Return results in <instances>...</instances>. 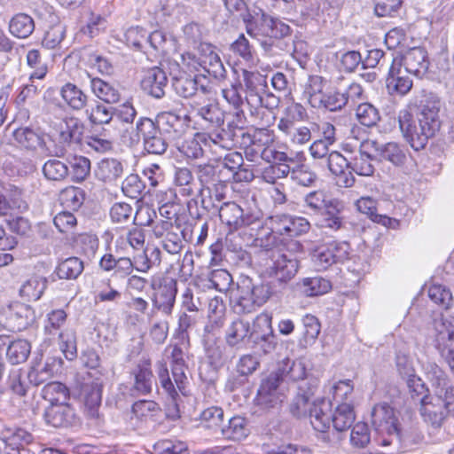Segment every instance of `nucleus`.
Returning <instances> with one entry per match:
<instances>
[{
  "label": "nucleus",
  "mask_w": 454,
  "mask_h": 454,
  "mask_svg": "<svg viewBox=\"0 0 454 454\" xmlns=\"http://www.w3.org/2000/svg\"><path fill=\"white\" fill-rule=\"evenodd\" d=\"M303 293L307 296L326 294L332 287L329 280L321 277L307 278L302 280Z\"/></svg>",
  "instance_id": "obj_61"
},
{
  "label": "nucleus",
  "mask_w": 454,
  "mask_h": 454,
  "mask_svg": "<svg viewBox=\"0 0 454 454\" xmlns=\"http://www.w3.org/2000/svg\"><path fill=\"white\" fill-rule=\"evenodd\" d=\"M322 166L326 167L334 176L338 186L349 188L354 185L356 179L351 171V164L340 153L332 151Z\"/></svg>",
  "instance_id": "obj_15"
},
{
  "label": "nucleus",
  "mask_w": 454,
  "mask_h": 454,
  "mask_svg": "<svg viewBox=\"0 0 454 454\" xmlns=\"http://www.w3.org/2000/svg\"><path fill=\"white\" fill-rule=\"evenodd\" d=\"M327 81L321 76L313 75L309 78L304 90V96L310 106L314 108H320L326 91Z\"/></svg>",
  "instance_id": "obj_38"
},
{
  "label": "nucleus",
  "mask_w": 454,
  "mask_h": 454,
  "mask_svg": "<svg viewBox=\"0 0 454 454\" xmlns=\"http://www.w3.org/2000/svg\"><path fill=\"white\" fill-rule=\"evenodd\" d=\"M423 369L435 395L441 396L442 395L454 394V387L450 385L447 374L435 362H426L423 364Z\"/></svg>",
  "instance_id": "obj_23"
},
{
  "label": "nucleus",
  "mask_w": 454,
  "mask_h": 454,
  "mask_svg": "<svg viewBox=\"0 0 454 454\" xmlns=\"http://www.w3.org/2000/svg\"><path fill=\"white\" fill-rule=\"evenodd\" d=\"M47 286V279L42 276H32L20 288V295L27 301H37Z\"/></svg>",
  "instance_id": "obj_44"
},
{
  "label": "nucleus",
  "mask_w": 454,
  "mask_h": 454,
  "mask_svg": "<svg viewBox=\"0 0 454 454\" xmlns=\"http://www.w3.org/2000/svg\"><path fill=\"white\" fill-rule=\"evenodd\" d=\"M396 57L402 61L406 71L413 76L421 78L428 70L429 60L427 53L423 48H411Z\"/></svg>",
  "instance_id": "obj_18"
},
{
  "label": "nucleus",
  "mask_w": 454,
  "mask_h": 454,
  "mask_svg": "<svg viewBox=\"0 0 454 454\" xmlns=\"http://www.w3.org/2000/svg\"><path fill=\"white\" fill-rule=\"evenodd\" d=\"M43 419L47 425L57 428H67L80 424V416L67 402L45 407Z\"/></svg>",
  "instance_id": "obj_14"
},
{
  "label": "nucleus",
  "mask_w": 454,
  "mask_h": 454,
  "mask_svg": "<svg viewBox=\"0 0 454 454\" xmlns=\"http://www.w3.org/2000/svg\"><path fill=\"white\" fill-rule=\"evenodd\" d=\"M356 206L358 211L367 215L373 222L387 225L390 218L376 213V201L370 197H362L356 200Z\"/></svg>",
  "instance_id": "obj_62"
},
{
  "label": "nucleus",
  "mask_w": 454,
  "mask_h": 454,
  "mask_svg": "<svg viewBox=\"0 0 454 454\" xmlns=\"http://www.w3.org/2000/svg\"><path fill=\"white\" fill-rule=\"evenodd\" d=\"M440 107L439 98L434 93L423 90L416 117L406 110L399 113L400 130L415 151L424 149L428 140L440 129Z\"/></svg>",
  "instance_id": "obj_1"
},
{
  "label": "nucleus",
  "mask_w": 454,
  "mask_h": 454,
  "mask_svg": "<svg viewBox=\"0 0 454 454\" xmlns=\"http://www.w3.org/2000/svg\"><path fill=\"white\" fill-rule=\"evenodd\" d=\"M242 76L247 90L251 96H258L262 105V98L259 94L264 91L267 87V77L258 71L253 72L248 70H243Z\"/></svg>",
  "instance_id": "obj_50"
},
{
  "label": "nucleus",
  "mask_w": 454,
  "mask_h": 454,
  "mask_svg": "<svg viewBox=\"0 0 454 454\" xmlns=\"http://www.w3.org/2000/svg\"><path fill=\"white\" fill-rule=\"evenodd\" d=\"M85 114L92 124H107L114 118V107L97 102L94 106L85 109Z\"/></svg>",
  "instance_id": "obj_60"
},
{
  "label": "nucleus",
  "mask_w": 454,
  "mask_h": 454,
  "mask_svg": "<svg viewBox=\"0 0 454 454\" xmlns=\"http://www.w3.org/2000/svg\"><path fill=\"white\" fill-rule=\"evenodd\" d=\"M289 221H291L290 215L282 214L270 216L268 220V229L263 228L262 239H259L260 245L264 247L274 245L276 242L274 234L288 236Z\"/></svg>",
  "instance_id": "obj_28"
},
{
  "label": "nucleus",
  "mask_w": 454,
  "mask_h": 454,
  "mask_svg": "<svg viewBox=\"0 0 454 454\" xmlns=\"http://www.w3.org/2000/svg\"><path fill=\"white\" fill-rule=\"evenodd\" d=\"M356 117L360 124L371 128L380 120L379 110L370 103H360L356 109Z\"/></svg>",
  "instance_id": "obj_57"
},
{
  "label": "nucleus",
  "mask_w": 454,
  "mask_h": 454,
  "mask_svg": "<svg viewBox=\"0 0 454 454\" xmlns=\"http://www.w3.org/2000/svg\"><path fill=\"white\" fill-rule=\"evenodd\" d=\"M355 413L350 403L338 404L335 411L331 416V422L335 431L341 433L348 430L355 421Z\"/></svg>",
  "instance_id": "obj_41"
},
{
  "label": "nucleus",
  "mask_w": 454,
  "mask_h": 454,
  "mask_svg": "<svg viewBox=\"0 0 454 454\" xmlns=\"http://www.w3.org/2000/svg\"><path fill=\"white\" fill-rule=\"evenodd\" d=\"M167 85V74L158 67L148 69L141 80L142 90L156 98H160L164 96Z\"/></svg>",
  "instance_id": "obj_24"
},
{
  "label": "nucleus",
  "mask_w": 454,
  "mask_h": 454,
  "mask_svg": "<svg viewBox=\"0 0 454 454\" xmlns=\"http://www.w3.org/2000/svg\"><path fill=\"white\" fill-rule=\"evenodd\" d=\"M137 133L142 137L144 149L151 154L162 155L168 147L171 140L162 133L159 127L154 126L153 120L141 118L137 122Z\"/></svg>",
  "instance_id": "obj_10"
},
{
  "label": "nucleus",
  "mask_w": 454,
  "mask_h": 454,
  "mask_svg": "<svg viewBox=\"0 0 454 454\" xmlns=\"http://www.w3.org/2000/svg\"><path fill=\"white\" fill-rule=\"evenodd\" d=\"M314 387H308L307 382L300 383L298 393L294 398L291 405V413L297 418L309 416L313 406Z\"/></svg>",
  "instance_id": "obj_29"
},
{
  "label": "nucleus",
  "mask_w": 454,
  "mask_h": 454,
  "mask_svg": "<svg viewBox=\"0 0 454 454\" xmlns=\"http://www.w3.org/2000/svg\"><path fill=\"white\" fill-rule=\"evenodd\" d=\"M90 89L98 98L107 104H115L121 98L119 90L100 78H90Z\"/></svg>",
  "instance_id": "obj_42"
},
{
  "label": "nucleus",
  "mask_w": 454,
  "mask_h": 454,
  "mask_svg": "<svg viewBox=\"0 0 454 454\" xmlns=\"http://www.w3.org/2000/svg\"><path fill=\"white\" fill-rule=\"evenodd\" d=\"M60 96L73 110L80 111L87 106L88 96L74 83L64 84L60 90Z\"/></svg>",
  "instance_id": "obj_40"
},
{
  "label": "nucleus",
  "mask_w": 454,
  "mask_h": 454,
  "mask_svg": "<svg viewBox=\"0 0 454 454\" xmlns=\"http://www.w3.org/2000/svg\"><path fill=\"white\" fill-rule=\"evenodd\" d=\"M150 286L153 307L166 315H170L175 305L176 282L172 278H153Z\"/></svg>",
  "instance_id": "obj_11"
},
{
  "label": "nucleus",
  "mask_w": 454,
  "mask_h": 454,
  "mask_svg": "<svg viewBox=\"0 0 454 454\" xmlns=\"http://www.w3.org/2000/svg\"><path fill=\"white\" fill-rule=\"evenodd\" d=\"M291 249L272 250L270 262L266 268L269 277L274 278L280 284H287L297 274L300 268L299 258L292 251H302V245L298 241L291 242Z\"/></svg>",
  "instance_id": "obj_7"
},
{
  "label": "nucleus",
  "mask_w": 454,
  "mask_h": 454,
  "mask_svg": "<svg viewBox=\"0 0 454 454\" xmlns=\"http://www.w3.org/2000/svg\"><path fill=\"white\" fill-rule=\"evenodd\" d=\"M427 293L430 300L442 309H449L453 301L452 293L445 286L434 284Z\"/></svg>",
  "instance_id": "obj_63"
},
{
  "label": "nucleus",
  "mask_w": 454,
  "mask_h": 454,
  "mask_svg": "<svg viewBox=\"0 0 454 454\" xmlns=\"http://www.w3.org/2000/svg\"><path fill=\"white\" fill-rule=\"evenodd\" d=\"M31 352V345L27 340H15L8 344L6 357L12 364L27 361Z\"/></svg>",
  "instance_id": "obj_51"
},
{
  "label": "nucleus",
  "mask_w": 454,
  "mask_h": 454,
  "mask_svg": "<svg viewBox=\"0 0 454 454\" xmlns=\"http://www.w3.org/2000/svg\"><path fill=\"white\" fill-rule=\"evenodd\" d=\"M204 348L206 356L212 365L220 366L223 364L227 358L225 355L226 348L221 340L207 335L204 339Z\"/></svg>",
  "instance_id": "obj_48"
},
{
  "label": "nucleus",
  "mask_w": 454,
  "mask_h": 454,
  "mask_svg": "<svg viewBox=\"0 0 454 454\" xmlns=\"http://www.w3.org/2000/svg\"><path fill=\"white\" fill-rule=\"evenodd\" d=\"M67 324V312L62 309H52L45 316L43 333L49 340H57L65 357L72 361L77 356L76 333Z\"/></svg>",
  "instance_id": "obj_4"
},
{
  "label": "nucleus",
  "mask_w": 454,
  "mask_h": 454,
  "mask_svg": "<svg viewBox=\"0 0 454 454\" xmlns=\"http://www.w3.org/2000/svg\"><path fill=\"white\" fill-rule=\"evenodd\" d=\"M254 333L252 332L250 323L247 320L237 318L233 320L225 329V341L231 348H240L248 343Z\"/></svg>",
  "instance_id": "obj_21"
},
{
  "label": "nucleus",
  "mask_w": 454,
  "mask_h": 454,
  "mask_svg": "<svg viewBox=\"0 0 454 454\" xmlns=\"http://www.w3.org/2000/svg\"><path fill=\"white\" fill-rule=\"evenodd\" d=\"M193 107L197 112V115L206 122L207 129L220 128L224 124V113L218 104L209 102L207 105L201 106L195 102Z\"/></svg>",
  "instance_id": "obj_34"
},
{
  "label": "nucleus",
  "mask_w": 454,
  "mask_h": 454,
  "mask_svg": "<svg viewBox=\"0 0 454 454\" xmlns=\"http://www.w3.org/2000/svg\"><path fill=\"white\" fill-rule=\"evenodd\" d=\"M41 395L49 405L59 404L68 400L69 389L61 382L51 381L43 387Z\"/></svg>",
  "instance_id": "obj_46"
},
{
  "label": "nucleus",
  "mask_w": 454,
  "mask_h": 454,
  "mask_svg": "<svg viewBox=\"0 0 454 454\" xmlns=\"http://www.w3.org/2000/svg\"><path fill=\"white\" fill-rule=\"evenodd\" d=\"M270 286L267 283L254 284L248 277L238 283L237 296L233 301V309L237 314H249L263 305L271 296Z\"/></svg>",
  "instance_id": "obj_6"
},
{
  "label": "nucleus",
  "mask_w": 454,
  "mask_h": 454,
  "mask_svg": "<svg viewBox=\"0 0 454 454\" xmlns=\"http://www.w3.org/2000/svg\"><path fill=\"white\" fill-rule=\"evenodd\" d=\"M207 138V145L212 147V150L221 148L224 150H231L236 143L237 137L230 129L226 128H213L211 131L205 133Z\"/></svg>",
  "instance_id": "obj_36"
},
{
  "label": "nucleus",
  "mask_w": 454,
  "mask_h": 454,
  "mask_svg": "<svg viewBox=\"0 0 454 454\" xmlns=\"http://www.w3.org/2000/svg\"><path fill=\"white\" fill-rule=\"evenodd\" d=\"M282 381V375L278 372H272L263 379L257 393L259 402L273 406L278 401H281L279 387Z\"/></svg>",
  "instance_id": "obj_26"
},
{
  "label": "nucleus",
  "mask_w": 454,
  "mask_h": 454,
  "mask_svg": "<svg viewBox=\"0 0 454 454\" xmlns=\"http://www.w3.org/2000/svg\"><path fill=\"white\" fill-rule=\"evenodd\" d=\"M165 355L170 360L172 377L171 380L166 363L159 362L158 375L161 387L167 395V416L172 419L180 418L179 392L184 395L187 377L185 374L186 364L184 351L177 344H169L165 348Z\"/></svg>",
  "instance_id": "obj_2"
},
{
  "label": "nucleus",
  "mask_w": 454,
  "mask_h": 454,
  "mask_svg": "<svg viewBox=\"0 0 454 454\" xmlns=\"http://www.w3.org/2000/svg\"><path fill=\"white\" fill-rule=\"evenodd\" d=\"M6 387L15 395L20 397L26 396L29 389V384L23 376V372L20 369H12L10 371L6 381Z\"/></svg>",
  "instance_id": "obj_56"
},
{
  "label": "nucleus",
  "mask_w": 454,
  "mask_h": 454,
  "mask_svg": "<svg viewBox=\"0 0 454 454\" xmlns=\"http://www.w3.org/2000/svg\"><path fill=\"white\" fill-rule=\"evenodd\" d=\"M331 403L325 399L313 401L309 417L313 428L325 433L331 424Z\"/></svg>",
  "instance_id": "obj_31"
},
{
  "label": "nucleus",
  "mask_w": 454,
  "mask_h": 454,
  "mask_svg": "<svg viewBox=\"0 0 454 454\" xmlns=\"http://www.w3.org/2000/svg\"><path fill=\"white\" fill-rule=\"evenodd\" d=\"M220 220L231 231H242L251 239H262L263 221L260 212L244 210L236 202H223L217 212Z\"/></svg>",
  "instance_id": "obj_3"
},
{
  "label": "nucleus",
  "mask_w": 454,
  "mask_h": 454,
  "mask_svg": "<svg viewBox=\"0 0 454 454\" xmlns=\"http://www.w3.org/2000/svg\"><path fill=\"white\" fill-rule=\"evenodd\" d=\"M199 57L192 54L184 55V60L189 67L198 69L201 67L208 74L217 80L223 79L226 70L218 54L215 51L214 46L201 43L200 46Z\"/></svg>",
  "instance_id": "obj_9"
},
{
  "label": "nucleus",
  "mask_w": 454,
  "mask_h": 454,
  "mask_svg": "<svg viewBox=\"0 0 454 454\" xmlns=\"http://www.w3.org/2000/svg\"><path fill=\"white\" fill-rule=\"evenodd\" d=\"M153 124L159 127V129L172 140L178 137L181 133L178 129V127L181 126V118L171 112L158 114L153 121Z\"/></svg>",
  "instance_id": "obj_39"
},
{
  "label": "nucleus",
  "mask_w": 454,
  "mask_h": 454,
  "mask_svg": "<svg viewBox=\"0 0 454 454\" xmlns=\"http://www.w3.org/2000/svg\"><path fill=\"white\" fill-rule=\"evenodd\" d=\"M342 205L340 200L335 203V208H328L317 223V226L325 234H333L343 228V218L340 216Z\"/></svg>",
  "instance_id": "obj_37"
},
{
  "label": "nucleus",
  "mask_w": 454,
  "mask_h": 454,
  "mask_svg": "<svg viewBox=\"0 0 454 454\" xmlns=\"http://www.w3.org/2000/svg\"><path fill=\"white\" fill-rule=\"evenodd\" d=\"M83 270V262L78 257H69L62 261L55 272L60 279H75Z\"/></svg>",
  "instance_id": "obj_53"
},
{
  "label": "nucleus",
  "mask_w": 454,
  "mask_h": 454,
  "mask_svg": "<svg viewBox=\"0 0 454 454\" xmlns=\"http://www.w3.org/2000/svg\"><path fill=\"white\" fill-rule=\"evenodd\" d=\"M85 192L79 187L68 186L63 189L59 194L61 204L73 210L78 209L84 202Z\"/></svg>",
  "instance_id": "obj_54"
},
{
  "label": "nucleus",
  "mask_w": 454,
  "mask_h": 454,
  "mask_svg": "<svg viewBox=\"0 0 454 454\" xmlns=\"http://www.w3.org/2000/svg\"><path fill=\"white\" fill-rule=\"evenodd\" d=\"M35 320V312L30 305L14 302L10 305L7 313V325L12 331H22Z\"/></svg>",
  "instance_id": "obj_20"
},
{
  "label": "nucleus",
  "mask_w": 454,
  "mask_h": 454,
  "mask_svg": "<svg viewBox=\"0 0 454 454\" xmlns=\"http://www.w3.org/2000/svg\"><path fill=\"white\" fill-rule=\"evenodd\" d=\"M158 454H188L187 445L179 441L161 440L153 445Z\"/></svg>",
  "instance_id": "obj_64"
},
{
  "label": "nucleus",
  "mask_w": 454,
  "mask_h": 454,
  "mask_svg": "<svg viewBox=\"0 0 454 454\" xmlns=\"http://www.w3.org/2000/svg\"><path fill=\"white\" fill-rule=\"evenodd\" d=\"M278 129L294 145H304L311 139L310 129L305 126H297L290 117H282Z\"/></svg>",
  "instance_id": "obj_32"
},
{
  "label": "nucleus",
  "mask_w": 454,
  "mask_h": 454,
  "mask_svg": "<svg viewBox=\"0 0 454 454\" xmlns=\"http://www.w3.org/2000/svg\"><path fill=\"white\" fill-rule=\"evenodd\" d=\"M226 198L227 185L223 182H218L213 187L202 190L201 205L206 210L217 213Z\"/></svg>",
  "instance_id": "obj_33"
},
{
  "label": "nucleus",
  "mask_w": 454,
  "mask_h": 454,
  "mask_svg": "<svg viewBox=\"0 0 454 454\" xmlns=\"http://www.w3.org/2000/svg\"><path fill=\"white\" fill-rule=\"evenodd\" d=\"M349 250L348 242L333 241L316 249L312 254V260L318 270H324L334 263L346 261L348 258Z\"/></svg>",
  "instance_id": "obj_13"
},
{
  "label": "nucleus",
  "mask_w": 454,
  "mask_h": 454,
  "mask_svg": "<svg viewBox=\"0 0 454 454\" xmlns=\"http://www.w3.org/2000/svg\"><path fill=\"white\" fill-rule=\"evenodd\" d=\"M339 200L330 198L324 190H315L306 193L302 198L303 213L308 215H320L328 208H335Z\"/></svg>",
  "instance_id": "obj_19"
},
{
  "label": "nucleus",
  "mask_w": 454,
  "mask_h": 454,
  "mask_svg": "<svg viewBox=\"0 0 454 454\" xmlns=\"http://www.w3.org/2000/svg\"><path fill=\"white\" fill-rule=\"evenodd\" d=\"M371 422L375 431L382 436L381 445H394L397 450L401 449L400 424L393 407L387 403L374 405L371 413Z\"/></svg>",
  "instance_id": "obj_5"
},
{
  "label": "nucleus",
  "mask_w": 454,
  "mask_h": 454,
  "mask_svg": "<svg viewBox=\"0 0 454 454\" xmlns=\"http://www.w3.org/2000/svg\"><path fill=\"white\" fill-rule=\"evenodd\" d=\"M124 167L121 161L114 158L102 160L95 170L97 178L106 184H113L121 177Z\"/></svg>",
  "instance_id": "obj_35"
},
{
  "label": "nucleus",
  "mask_w": 454,
  "mask_h": 454,
  "mask_svg": "<svg viewBox=\"0 0 454 454\" xmlns=\"http://www.w3.org/2000/svg\"><path fill=\"white\" fill-rule=\"evenodd\" d=\"M133 375L135 382L130 389L131 395H140L150 394L153 383V375L151 370L150 360H141L134 370Z\"/></svg>",
  "instance_id": "obj_27"
},
{
  "label": "nucleus",
  "mask_w": 454,
  "mask_h": 454,
  "mask_svg": "<svg viewBox=\"0 0 454 454\" xmlns=\"http://www.w3.org/2000/svg\"><path fill=\"white\" fill-rule=\"evenodd\" d=\"M99 267L105 271H114L113 276L124 278L129 277L134 268V262L128 257H115L106 254L99 261Z\"/></svg>",
  "instance_id": "obj_30"
},
{
  "label": "nucleus",
  "mask_w": 454,
  "mask_h": 454,
  "mask_svg": "<svg viewBox=\"0 0 454 454\" xmlns=\"http://www.w3.org/2000/svg\"><path fill=\"white\" fill-rule=\"evenodd\" d=\"M201 144L207 145L205 133H197L194 137L186 138L181 144H177L176 146L184 156L193 160L203 156Z\"/></svg>",
  "instance_id": "obj_47"
},
{
  "label": "nucleus",
  "mask_w": 454,
  "mask_h": 454,
  "mask_svg": "<svg viewBox=\"0 0 454 454\" xmlns=\"http://www.w3.org/2000/svg\"><path fill=\"white\" fill-rule=\"evenodd\" d=\"M435 329L439 332L436 340L438 348L440 344L454 347V313L445 320L435 321Z\"/></svg>",
  "instance_id": "obj_55"
},
{
  "label": "nucleus",
  "mask_w": 454,
  "mask_h": 454,
  "mask_svg": "<svg viewBox=\"0 0 454 454\" xmlns=\"http://www.w3.org/2000/svg\"><path fill=\"white\" fill-rule=\"evenodd\" d=\"M103 385L99 381L84 383L80 391V398L84 405V414L89 419H99Z\"/></svg>",
  "instance_id": "obj_16"
},
{
  "label": "nucleus",
  "mask_w": 454,
  "mask_h": 454,
  "mask_svg": "<svg viewBox=\"0 0 454 454\" xmlns=\"http://www.w3.org/2000/svg\"><path fill=\"white\" fill-rule=\"evenodd\" d=\"M59 141L64 145L80 143L84 125L82 121L74 116H66L56 126Z\"/></svg>",
  "instance_id": "obj_25"
},
{
  "label": "nucleus",
  "mask_w": 454,
  "mask_h": 454,
  "mask_svg": "<svg viewBox=\"0 0 454 454\" xmlns=\"http://www.w3.org/2000/svg\"><path fill=\"white\" fill-rule=\"evenodd\" d=\"M205 81V77L183 73L173 78L172 86L179 96L190 98L208 93L207 86L203 83Z\"/></svg>",
  "instance_id": "obj_17"
},
{
  "label": "nucleus",
  "mask_w": 454,
  "mask_h": 454,
  "mask_svg": "<svg viewBox=\"0 0 454 454\" xmlns=\"http://www.w3.org/2000/svg\"><path fill=\"white\" fill-rule=\"evenodd\" d=\"M248 433L247 420L240 416L231 418L228 420V424L221 427L222 435L234 441H240L246 438Z\"/></svg>",
  "instance_id": "obj_49"
},
{
  "label": "nucleus",
  "mask_w": 454,
  "mask_h": 454,
  "mask_svg": "<svg viewBox=\"0 0 454 454\" xmlns=\"http://www.w3.org/2000/svg\"><path fill=\"white\" fill-rule=\"evenodd\" d=\"M380 161H388L395 167H400L406 161L404 149L395 142L381 144L377 158Z\"/></svg>",
  "instance_id": "obj_45"
},
{
  "label": "nucleus",
  "mask_w": 454,
  "mask_h": 454,
  "mask_svg": "<svg viewBox=\"0 0 454 454\" xmlns=\"http://www.w3.org/2000/svg\"><path fill=\"white\" fill-rule=\"evenodd\" d=\"M14 140L21 146L35 150L43 144V137L28 127L16 129L13 131Z\"/></svg>",
  "instance_id": "obj_52"
},
{
  "label": "nucleus",
  "mask_w": 454,
  "mask_h": 454,
  "mask_svg": "<svg viewBox=\"0 0 454 454\" xmlns=\"http://www.w3.org/2000/svg\"><path fill=\"white\" fill-rule=\"evenodd\" d=\"M454 403V394L439 395L434 393L420 398L419 412L423 421L431 427L440 428Z\"/></svg>",
  "instance_id": "obj_8"
},
{
  "label": "nucleus",
  "mask_w": 454,
  "mask_h": 454,
  "mask_svg": "<svg viewBox=\"0 0 454 454\" xmlns=\"http://www.w3.org/2000/svg\"><path fill=\"white\" fill-rule=\"evenodd\" d=\"M27 64L33 69L29 74V80H43L45 77L48 67L42 59L40 51L35 49L28 51L27 53Z\"/></svg>",
  "instance_id": "obj_58"
},
{
  "label": "nucleus",
  "mask_w": 454,
  "mask_h": 454,
  "mask_svg": "<svg viewBox=\"0 0 454 454\" xmlns=\"http://www.w3.org/2000/svg\"><path fill=\"white\" fill-rule=\"evenodd\" d=\"M35 30V21L31 16L27 13L15 14L9 22L10 33L20 39H26Z\"/></svg>",
  "instance_id": "obj_43"
},
{
  "label": "nucleus",
  "mask_w": 454,
  "mask_h": 454,
  "mask_svg": "<svg viewBox=\"0 0 454 454\" xmlns=\"http://www.w3.org/2000/svg\"><path fill=\"white\" fill-rule=\"evenodd\" d=\"M32 440V434L22 428H4L0 436L4 454H19Z\"/></svg>",
  "instance_id": "obj_22"
},
{
  "label": "nucleus",
  "mask_w": 454,
  "mask_h": 454,
  "mask_svg": "<svg viewBox=\"0 0 454 454\" xmlns=\"http://www.w3.org/2000/svg\"><path fill=\"white\" fill-rule=\"evenodd\" d=\"M43 173L46 179L62 181L69 174L67 165L57 159L48 160L43 166Z\"/></svg>",
  "instance_id": "obj_59"
},
{
  "label": "nucleus",
  "mask_w": 454,
  "mask_h": 454,
  "mask_svg": "<svg viewBox=\"0 0 454 454\" xmlns=\"http://www.w3.org/2000/svg\"><path fill=\"white\" fill-rule=\"evenodd\" d=\"M155 238L160 239L162 247L171 254L180 253L184 247V233L181 226L171 221L160 220L153 228Z\"/></svg>",
  "instance_id": "obj_12"
}]
</instances>
